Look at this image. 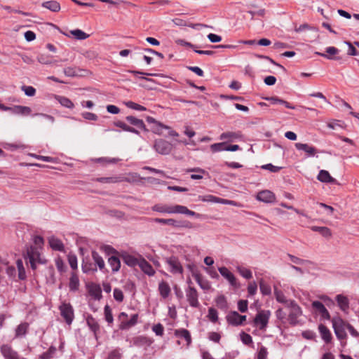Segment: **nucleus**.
<instances>
[{
	"label": "nucleus",
	"mask_w": 359,
	"mask_h": 359,
	"mask_svg": "<svg viewBox=\"0 0 359 359\" xmlns=\"http://www.w3.org/2000/svg\"><path fill=\"white\" fill-rule=\"evenodd\" d=\"M58 309L61 317L64 319L66 324L71 325L74 319V309L71 304L62 302L60 304Z\"/></svg>",
	"instance_id": "f257e3e1"
},
{
	"label": "nucleus",
	"mask_w": 359,
	"mask_h": 359,
	"mask_svg": "<svg viewBox=\"0 0 359 359\" xmlns=\"http://www.w3.org/2000/svg\"><path fill=\"white\" fill-rule=\"evenodd\" d=\"M289 309L288 320L291 325H295L298 323V318L302 315L300 306L294 300L290 299L286 306Z\"/></svg>",
	"instance_id": "f03ea898"
},
{
	"label": "nucleus",
	"mask_w": 359,
	"mask_h": 359,
	"mask_svg": "<svg viewBox=\"0 0 359 359\" xmlns=\"http://www.w3.org/2000/svg\"><path fill=\"white\" fill-rule=\"evenodd\" d=\"M348 323L340 318H334L332 320V326L337 337L339 340L346 339Z\"/></svg>",
	"instance_id": "7ed1b4c3"
},
{
	"label": "nucleus",
	"mask_w": 359,
	"mask_h": 359,
	"mask_svg": "<svg viewBox=\"0 0 359 359\" xmlns=\"http://www.w3.org/2000/svg\"><path fill=\"white\" fill-rule=\"evenodd\" d=\"M165 264L168 266V271L174 275H182L184 272L183 266L179 259L175 256H171L165 259Z\"/></svg>",
	"instance_id": "20e7f679"
},
{
	"label": "nucleus",
	"mask_w": 359,
	"mask_h": 359,
	"mask_svg": "<svg viewBox=\"0 0 359 359\" xmlns=\"http://www.w3.org/2000/svg\"><path fill=\"white\" fill-rule=\"evenodd\" d=\"M271 312L268 310H262L257 313L254 323L260 330H265L269 323Z\"/></svg>",
	"instance_id": "39448f33"
},
{
	"label": "nucleus",
	"mask_w": 359,
	"mask_h": 359,
	"mask_svg": "<svg viewBox=\"0 0 359 359\" xmlns=\"http://www.w3.org/2000/svg\"><path fill=\"white\" fill-rule=\"evenodd\" d=\"M153 222L171 226L175 228H191V224L187 221L176 220L174 219L154 218Z\"/></svg>",
	"instance_id": "423d86ee"
},
{
	"label": "nucleus",
	"mask_w": 359,
	"mask_h": 359,
	"mask_svg": "<svg viewBox=\"0 0 359 359\" xmlns=\"http://www.w3.org/2000/svg\"><path fill=\"white\" fill-rule=\"evenodd\" d=\"M187 301L190 306L193 308H198L200 303L198 302V293L196 289L191 285L185 290Z\"/></svg>",
	"instance_id": "0eeeda50"
},
{
	"label": "nucleus",
	"mask_w": 359,
	"mask_h": 359,
	"mask_svg": "<svg viewBox=\"0 0 359 359\" xmlns=\"http://www.w3.org/2000/svg\"><path fill=\"white\" fill-rule=\"evenodd\" d=\"M154 149L161 155H168L172 151V145L165 140L159 139L155 141Z\"/></svg>",
	"instance_id": "6e6552de"
},
{
	"label": "nucleus",
	"mask_w": 359,
	"mask_h": 359,
	"mask_svg": "<svg viewBox=\"0 0 359 359\" xmlns=\"http://www.w3.org/2000/svg\"><path fill=\"white\" fill-rule=\"evenodd\" d=\"M25 259L27 262L30 264L31 268L33 270H35L36 269V263L39 262L40 259V254L38 250L32 246L29 248L27 250V255Z\"/></svg>",
	"instance_id": "1a4fd4ad"
},
{
	"label": "nucleus",
	"mask_w": 359,
	"mask_h": 359,
	"mask_svg": "<svg viewBox=\"0 0 359 359\" xmlns=\"http://www.w3.org/2000/svg\"><path fill=\"white\" fill-rule=\"evenodd\" d=\"M218 271L221 276L224 277L229 283V285L234 287L238 288L240 285L237 281L236 276L231 273L226 267L221 266L218 268Z\"/></svg>",
	"instance_id": "9d476101"
},
{
	"label": "nucleus",
	"mask_w": 359,
	"mask_h": 359,
	"mask_svg": "<svg viewBox=\"0 0 359 359\" xmlns=\"http://www.w3.org/2000/svg\"><path fill=\"white\" fill-rule=\"evenodd\" d=\"M313 311L325 320L330 318V315L324 304L320 301H313L311 304Z\"/></svg>",
	"instance_id": "9b49d317"
},
{
	"label": "nucleus",
	"mask_w": 359,
	"mask_h": 359,
	"mask_svg": "<svg viewBox=\"0 0 359 359\" xmlns=\"http://www.w3.org/2000/svg\"><path fill=\"white\" fill-rule=\"evenodd\" d=\"M0 351L4 359H25L21 357L18 352L13 350L8 344H3L0 348Z\"/></svg>",
	"instance_id": "f8f14e48"
},
{
	"label": "nucleus",
	"mask_w": 359,
	"mask_h": 359,
	"mask_svg": "<svg viewBox=\"0 0 359 359\" xmlns=\"http://www.w3.org/2000/svg\"><path fill=\"white\" fill-rule=\"evenodd\" d=\"M226 320L229 324L238 326L246 320V316L240 315L237 311H231L227 315Z\"/></svg>",
	"instance_id": "ddd939ff"
},
{
	"label": "nucleus",
	"mask_w": 359,
	"mask_h": 359,
	"mask_svg": "<svg viewBox=\"0 0 359 359\" xmlns=\"http://www.w3.org/2000/svg\"><path fill=\"white\" fill-rule=\"evenodd\" d=\"M177 208L178 205H168L156 204L152 207V210L160 213L177 214Z\"/></svg>",
	"instance_id": "4468645a"
},
{
	"label": "nucleus",
	"mask_w": 359,
	"mask_h": 359,
	"mask_svg": "<svg viewBox=\"0 0 359 359\" xmlns=\"http://www.w3.org/2000/svg\"><path fill=\"white\" fill-rule=\"evenodd\" d=\"M256 198L257 200L264 203H271L275 201L276 196L272 191L269 190H263L257 194Z\"/></svg>",
	"instance_id": "2eb2a0df"
},
{
	"label": "nucleus",
	"mask_w": 359,
	"mask_h": 359,
	"mask_svg": "<svg viewBox=\"0 0 359 359\" xmlns=\"http://www.w3.org/2000/svg\"><path fill=\"white\" fill-rule=\"evenodd\" d=\"M318 180L323 183H328L332 184H337V180L332 177L328 171L325 170H321L318 172L317 176Z\"/></svg>",
	"instance_id": "dca6fc26"
},
{
	"label": "nucleus",
	"mask_w": 359,
	"mask_h": 359,
	"mask_svg": "<svg viewBox=\"0 0 359 359\" xmlns=\"http://www.w3.org/2000/svg\"><path fill=\"white\" fill-rule=\"evenodd\" d=\"M153 343V341L144 336H138L131 341V346H149Z\"/></svg>",
	"instance_id": "f3484780"
},
{
	"label": "nucleus",
	"mask_w": 359,
	"mask_h": 359,
	"mask_svg": "<svg viewBox=\"0 0 359 359\" xmlns=\"http://www.w3.org/2000/svg\"><path fill=\"white\" fill-rule=\"evenodd\" d=\"M138 266L140 268V269L144 272L145 274L148 275L149 276H153L156 271L152 267V266L140 255V262L138 265Z\"/></svg>",
	"instance_id": "a211bd4d"
},
{
	"label": "nucleus",
	"mask_w": 359,
	"mask_h": 359,
	"mask_svg": "<svg viewBox=\"0 0 359 359\" xmlns=\"http://www.w3.org/2000/svg\"><path fill=\"white\" fill-rule=\"evenodd\" d=\"M123 262L130 267H135L138 266L140 262V257L137 258L135 256L125 252L122 255Z\"/></svg>",
	"instance_id": "6ab92c4d"
},
{
	"label": "nucleus",
	"mask_w": 359,
	"mask_h": 359,
	"mask_svg": "<svg viewBox=\"0 0 359 359\" xmlns=\"http://www.w3.org/2000/svg\"><path fill=\"white\" fill-rule=\"evenodd\" d=\"M295 147L297 150L304 151L308 155V156H313L315 155L316 149L314 147L311 146L308 144L304 143H296Z\"/></svg>",
	"instance_id": "aec40b11"
},
{
	"label": "nucleus",
	"mask_w": 359,
	"mask_h": 359,
	"mask_svg": "<svg viewBox=\"0 0 359 359\" xmlns=\"http://www.w3.org/2000/svg\"><path fill=\"white\" fill-rule=\"evenodd\" d=\"M175 336L180 339H184L189 346L191 343V337L189 330L181 328L175 330Z\"/></svg>",
	"instance_id": "412c9836"
},
{
	"label": "nucleus",
	"mask_w": 359,
	"mask_h": 359,
	"mask_svg": "<svg viewBox=\"0 0 359 359\" xmlns=\"http://www.w3.org/2000/svg\"><path fill=\"white\" fill-rule=\"evenodd\" d=\"M29 330V324L26 322L21 323L15 330V338H22L26 336Z\"/></svg>",
	"instance_id": "4be33fe9"
},
{
	"label": "nucleus",
	"mask_w": 359,
	"mask_h": 359,
	"mask_svg": "<svg viewBox=\"0 0 359 359\" xmlns=\"http://www.w3.org/2000/svg\"><path fill=\"white\" fill-rule=\"evenodd\" d=\"M48 243L50 248L54 250L62 252L65 250L62 242L53 236L48 238Z\"/></svg>",
	"instance_id": "5701e85b"
},
{
	"label": "nucleus",
	"mask_w": 359,
	"mask_h": 359,
	"mask_svg": "<svg viewBox=\"0 0 359 359\" xmlns=\"http://www.w3.org/2000/svg\"><path fill=\"white\" fill-rule=\"evenodd\" d=\"M158 292L163 299H167L171 292L169 284L164 280L161 281L158 283Z\"/></svg>",
	"instance_id": "b1692460"
},
{
	"label": "nucleus",
	"mask_w": 359,
	"mask_h": 359,
	"mask_svg": "<svg viewBox=\"0 0 359 359\" xmlns=\"http://www.w3.org/2000/svg\"><path fill=\"white\" fill-rule=\"evenodd\" d=\"M336 301L340 309L346 312L349 309V300L343 294H337L336 296Z\"/></svg>",
	"instance_id": "393cba45"
},
{
	"label": "nucleus",
	"mask_w": 359,
	"mask_h": 359,
	"mask_svg": "<svg viewBox=\"0 0 359 359\" xmlns=\"http://www.w3.org/2000/svg\"><path fill=\"white\" fill-rule=\"evenodd\" d=\"M82 271L84 273H88L90 272L97 271V269L95 266L94 263H92L90 259L87 257L83 259L82 265H81Z\"/></svg>",
	"instance_id": "a878e982"
},
{
	"label": "nucleus",
	"mask_w": 359,
	"mask_h": 359,
	"mask_svg": "<svg viewBox=\"0 0 359 359\" xmlns=\"http://www.w3.org/2000/svg\"><path fill=\"white\" fill-rule=\"evenodd\" d=\"M138 314L135 313L131 316L129 320L122 321L120 324L119 328L121 330H128L135 326L137 323Z\"/></svg>",
	"instance_id": "bb28decb"
},
{
	"label": "nucleus",
	"mask_w": 359,
	"mask_h": 359,
	"mask_svg": "<svg viewBox=\"0 0 359 359\" xmlns=\"http://www.w3.org/2000/svg\"><path fill=\"white\" fill-rule=\"evenodd\" d=\"M10 109H11L8 111H11L13 114L26 116L29 115L32 111L30 107L21 105H15L13 107H10Z\"/></svg>",
	"instance_id": "cd10ccee"
},
{
	"label": "nucleus",
	"mask_w": 359,
	"mask_h": 359,
	"mask_svg": "<svg viewBox=\"0 0 359 359\" xmlns=\"http://www.w3.org/2000/svg\"><path fill=\"white\" fill-rule=\"evenodd\" d=\"M80 285L79 278L76 273H72L69 278V288L71 292H76Z\"/></svg>",
	"instance_id": "c85d7f7f"
},
{
	"label": "nucleus",
	"mask_w": 359,
	"mask_h": 359,
	"mask_svg": "<svg viewBox=\"0 0 359 359\" xmlns=\"http://www.w3.org/2000/svg\"><path fill=\"white\" fill-rule=\"evenodd\" d=\"M265 100L269 101L272 104H283L286 108L291 109H295L294 106L284 100L278 98V97H266Z\"/></svg>",
	"instance_id": "c756f323"
},
{
	"label": "nucleus",
	"mask_w": 359,
	"mask_h": 359,
	"mask_svg": "<svg viewBox=\"0 0 359 359\" xmlns=\"http://www.w3.org/2000/svg\"><path fill=\"white\" fill-rule=\"evenodd\" d=\"M339 52V50L338 48H337L334 46H330V47H327L325 48V53L316 52V54L320 56H322L325 58H327L328 60H332L333 59L332 56L338 54Z\"/></svg>",
	"instance_id": "7c9ffc66"
},
{
	"label": "nucleus",
	"mask_w": 359,
	"mask_h": 359,
	"mask_svg": "<svg viewBox=\"0 0 359 359\" xmlns=\"http://www.w3.org/2000/svg\"><path fill=\"white\" fill-rule=\"evenodd\" d=\"M108 263L113 273H116L121 268V261L117 256L112 255L109 257Z\"/></svg>",
	"instance_id": "2f4dec72"
},
{
	"label": "nucleus",
	"mask_w": 359,
	"mask_h": 359,
	"mask_svg": "<svg viewBox=\"0 0 359 359\" xmlns=\"http://www.w3.org/2000/svg\"><path fill=\"white\" fill-rule=\"evenodd\" d=\"M196 281L201 287V288L203 290H208L210 289L211 285L208 280L203 279L201 276L198 273L193 274Z\"/></svg>",
	"instance_id": "473e14b6"
},
{
	"label": "nucleus",
	"mask_w": 359,
	"mask_h": 359,
	"mask_svg": "<svg viewBox=\"0 0 359 359\" xmlns=\"http://www.w3.org/2000/svg\"><path fill=\"white\" fill-rule=\"evenodd\" d=\"M187 172H196V174H191L190 177L192 180H201L203 178L205 175H208V172L201 168H190Z\"/></svg>",
	"instance_id": "72a5a7b5"
},
{
	"label": "nucleus",
	"mask_w": 359,
	"mask_h": 359,
	"mask_svg": "<svg viewBox=\"0 0 359 359\" xmlns=\"http://www.w3.org/2000/svg\"><path fill=\"white\" fill-rule=\"evenodd\" d=\"M92 258L94 261V264H95V266H97L100 271H102L105 268L104 261L97 252H92Z\"/></svg>",
	"instance_id": "f704fd0d"
},
{
	"label": "nucleus",
	"mask_w": 359,
	"mask_h": 359,
	"mask_svg": "<svg viewBox=\"0 0 359 359\" xmlns=\"http://www.w3.org/2000/svg\"><path fill=\"white\" fill-rule=\"evenodd\" d=\"M318 330H319V332H320V334L321 335L322 339L326 343L330 342V341L332 339V334H331L330 330H328V328L326 326L320 324L318 326Z\"/></svg>",
	"instance_id": "c9c22d12"
},
{
	"label": "nucleus",
	"mask_w": 359,
	"mask_h": 359,
	"mask_svg": "<svg viewBox=\"0 0 359 359\" xmlns=\"http://www.w3.org/2000/svg\"><path fill=\"white\" fill-rule=\"evenodd\" d=\"M86 323L89 327L90 330L95 334L100 330V325L97 321L91 316H88L86 318Z\"/></svg>",
	"instance_id": "e433bc0d"
},
{
	"label": "nucleus",
	"mask_w": 359,
	"mask_h": 359,
	"mask_svg": "<svg viewBox=\"0 0 359 359\" xmlns=\"http://www.w3.org/2000/svg\"><path fill=\"white\" fill-rule=\"evenodd\" d=\"M126 119L132 125L137 127L138 128L146 130V126L144 121L142 119H139L133 116H126Z\"/></svg>",
	"instance_id": "4c0bfd02"
},
{
	"label": "nucleus",
	"mask_w": 359,
	"mask_h": 359,
	"mask_svg": "<svg viewBox=\"0 0 359 359\" xmlns=\"http://www.w3.org/2000/svg\"><path fill=\"white\" fill-rule=\"evenodd\" d=\"M42 6L53 12H58L60 10V5L56 1H48L42 4Z\"/></svg>",
	"instance_id": "58836bf2"
},
{
	"label": "nucleus",
	"mask_w": 359,
	"mask_h": 359,
	"mask_svg": "<svg viewBox=\"0 0 359 359\" xmlns=\"http://www.w3.org/2000/svg\"><path fill=\"white\" fill-rule=\"evenodd\" d=\"M177 214H183L188 216L195 217L196 218H199L201 216L200 214L194 211L190 210L186 206L182 205H178Z\"/></svg>",
	"instance_id": "ea45409f"
},
{
	"label": "nucleus",
	"mask_w": 359,
	"mask_h": 359,
	"mask_svg": "<svg viewBox=\"0 0 359 359\" xmlns=\"http://www.w3.org/2000/svg\"><path fill=\"white\" fill-rule=\"evenodd\" d=\"M120 178L122 180L121 182H138L143 180L142 177L135 172L129 173L127 177L120 176Z\"/></svg>",
	"instance_id": "a19ab883"
},
{
	"label": "nucleus",
	"mask_w": 359,
	"mask_h": 359,
	"mask_svg": "<svg viewBox=\"0 0 359 359\" xmlns=\"http://www.w3.org/2000/svg\"><path fill=\"white\" fill-rule=\"evenodd\" d=\"M236 270L239 273V274L245 279L248 280L252 278V271L245 266L238 265L236 266Z\"/></svg>",
	"instance_id": "79ce46f5"
},
{
	"label": "nucleus",
	"mask_w": 359,
	"mask_h": 359,
	"mask_svg": "<svg viewBox=\"0 0 359 359\" xmlns=\"http://www.w3.org/2000/svg\"><path fill=\"white\" fill-rule=\"evenodd\" d=\"M274 294L277 302L285 304V306H287V302H290V299H287L283 292L276 286L274 287Z\"/></svg>",
	"instance_id": "37998d69"
},
{
	"label": "nucleus",
	"mask_w": 359,
	"mask_h": 359,
	"mask_svg": "<svg viewBox=\"0 0 359 359\" xmlns=\"http://www.w3.org/2000/svg\"><path fill=\"white\" fill-rule=\"evenodd\" d=\"M215 303L217 306L220 309L226 310L228 309L226 298L223 294L218 295L216 297Z\"/></svg>",
	"instance_id": "c03bdc74"
},
{
	"label": "nucleus",
	"mask_w": 359,
	"mask_h": 359,
	"mask_svg": "<svg viewBox=\"0 0 359 359\" xmlns=\"http://www.w3.org/2000/svg\"><path fill=\"white\" fill-rule=\"evenodd\" d=\"M311 229L313 231L319 232L325 238H330L332 236L330 229L326 226H313Z\"/></svg>",
	"instance_id": "a18cd8bd"
},
{
	"label": "nucleus",
	"mask_w": 359,
	"mask_h": 359,
	"mask_svg": "<svg viewBox=\"0 0 359 359\" xmlns=\"http://www.w3.org/2000/svg\"><path fill=\"white\" fill-rule=\"evenodd\" d=\"M55 98L58 102L64 107L67 109H72L74 107V103L66 97L57 95Z\"/></svg>",
	"instance_id": "49530a36"
},
{
	"label": "nucleus",
	"mask_w": 359,
	"mask_h": 359,
	"mask_svg": "<svg viewBox=\"0 0 359 359\" xmlns=\"http://www.w3.org/2000/svg\"><path fill=\"white\" fill-rule=\"evenodd\" d=\"M241 134L238 133L226 132V133H223L220 135L219 140H233L238 139V138L241 137Z\"/></svg>",
	"instance_id": "de8ad7c7"
},
{
	"label": "nucleus",
	"mask_w": 359,
	"mask_h": 359,
	"mask_svg": "<svg viewBox=\"0 0 359 359\" xmlns=\"http://www.w3.org/2000/svg\"><path fill=\"white\" fill-rule=\"evenodd\" d=\"M56 351H57V349L55 346H50L49 347V348L48 349V351H46V352L39 355V358L40 359H51L53 358L54 355L55 354Z\"/></svg>",
	"instance_id": "09e8293b"
},
{
	"label": "nucleus",
	"mask_w": 359,
	"mask_h": 359,
	"mask_svg": "<svg viewBox=\"0 0 359 359\" xmlns=\"http://www.w3.org/2000/svg\"><path fill=\"white\" fill-rule=\"evenodd\" d=\"M89 292L90 296L96 300H100L102 297V290L99 285H95L90 288Z\"/></svg>",
	"instance_id": "8fccbe9b"
},
{
	"label": "nucleus",
	"mask_w": 359,
	"mask_h": 359,
	"mask_svg": "<svg viewBox=\"0 0 359 359\" xmlns=\"http://www.w3.org/2000/svg\"><path fill=\"white\" fill-rule=\"evenodd\" d=\"M70 33L72 36H74L75 39L78 40H84L89 36L88 34L79 29L71 30Z\"/></svg>",
	"instance_id": "3c124183"
},
{
	"label": "nucleus",
	"mask_w": 359,
	"mask_h": 359,
	"mask_svg": "<svg viewBox=\"0 0 359 359\" xmlns=\"http://www.w3.org/2000/svg\"><path fill=\"white\" fill-rule=\"evenodd\" d=\"M121 180H122L120 178V176L100 177L97 179L98 182H100L101 183H107V184L121 182Z\"/></svg>",
	"instance_id": "603ef678"
},
{
	"label": "nucleus",
	"mask_w": 359,
	"mask_h": 359,
	"mask_svg": "<svg viewBox=\"0 0 359 359\" xmlns=\"http://www.w3.org/2000/svg\"><path fill=\"white\" fill-rule=\"evenodd\" d=\"M16 265L18 271V278L20 280H25L26 278L25 269L23 266V262L21 259H18Z\"/></svg>",
	"instance_id": "864d4df0"
},
{
	"label": "nucleus",
	"mask_w": 359,
	"mask_h": 359,
	"mask_svg": "<svg viewBox=\"0 0 359 359\" xmlns=\"http://www.w3.org/2000/svg\"><path fill=\"white\" fill-rule=\"evenodd\" d=\"M104 319L109 325L114 322L111 309L109 305H106L104 309Z\"/></svg>",
	"instance_id": "5fc2aeb1"
},
{
	"label": "nucleus",
	"mask_w": 359,
	"mask_h": 359,
	"mask_svg": "<svg viewBox=\"0 0 359 359\" xmlns=\"http://www.w3.org/2000/svg\"><path fill=\"white\" fill-rule=\"evenodd\" d=\"M125 104L127 107L134 109V110H137V111H144L147 110V108L145 107L140 105L139 104H137L132 101H128V102H125Z\"/></svg>",
	"instance_id": "6e6d98bb"
},
{
	"label": "nucleus",
	"mask_w": 359,
	"mask_h": 359,
	"mask_svg": "<svg viewBox=\"0 0 359 359\" xmlns=\"http://www.w3.org/2000/svg\"><path fill=\"white\" fill-rule=\"evenodd\" d=\"M259 288L263 295H269L271 293V286L262 280L259 283Z\"/></svg>",
	"instance_id": "4d7b16f0"
},
{
	"label": "nucleus",
	"mask_w": 359,
	"mask_h": 359,
	"mask_svg": "<svg viewBox=\"0 0 359 359\" xmlns=\"http://www.w3.org/2000/svg\"><path fill=\"white\" fill-rule=\"evenodd\" d=\"M122 353L119 348H116L111 351L107 355V359H121Z\"/></svg>",
	"instance_id": "13d9d810"
},
{
	"label": "nucleus",
	"mask_w": 359,
	"mask_h": 359,
	"mask_svg": "<svg viewBox=\"0 0 359 359\" xmlns=\"http://www.w3.org/2000/svg\"><path fill=\"white\" fill-rule=\"evenodd\" d=\"M208 318L211 322L216 323L218 320V313L217 310L212 307L209 308Z\"/></svg>",
	"instance_id": "bf43d9fd"
},
{
	"label": "nucleus",
	"mask_w": 359,
	"mask_h": 359,
	"mask_svg": "<svg viewBox=\"0 0 359 359\" xmlns=\"http://www.w3.org/2000/svg\"><path fill=\"white\" fill-rule=\"evenodd\" d=\"M165 128H169L168 126L164 125L163 123L158 121L156 125L153 127L152 130L153 132L158 135H162L163 134V130Z\"/></svg>",
	"instance_id": "052dcab7"
},
{
	"label": "nucleus",
	"mask_w": 359,
	"mask_h": 359,
	"mask_svg": "<svg viewBox=\"0 0 359 359\" xmlns=\"http://www.w3.org/2000/svg\"><path fill=\"white\" fill-rule=\"evenodd\" d=\"M22 90L28 97L34 96L36 94V89L31 86H22L21 87Z\"/></svg>",
	"instance_id": "680f3d73"
},
{
	"label": "nucleus",
	"mask_w": 359,
	"mask_h": 359,
	"mask_svg": "<svg viewBox=\"0 0 359 359\" xmlns=\"http://www.w3.org/2000/svg\"><path fill=\"white\" fill-rule=\"evenodd\" d=\"M30 156L36 159L41 160L45 162H49V163H56L57 162L56 158H53V157H50V156H41V155H37V154H30Z\"/></svg>",
	"instance_id": "e2e57ef3"
},
{
	"label": "nucleus",
	"mask_w": 359,
	"mask_h": 359,
	"mask_svg": "<svg viewBox=\"0 0 359 359\" xmlns=\"http://www.w3.org/2000/svg\"><path fill=\"white\" fill-rule=\"evenodd\" d=\"M240 337H241V341L245 344V345H250L252 344V337L249 334H247L244 332H242L241 334H240Z\"/></svg>",
	"instance_id": "0e129e2a"
},
{
	"label": "nucleus",
	"mask_w": 359,
	"mask_h": 359,
	"mask_svg": "<svg viewBox=\"0 0 359 359\" xmlns=\"http://www.w3.org/2000/svg\"><path fill=\"white\" fill-rule=\"evenodd\" d=\"M225 147L226 145L224 142L215 143L210 145V149L212 152L225 151Z\"/></svg>",
	"instance_id": "69168bd1"
},
{
	"label": "nucleus",
	"mask_w": 359,
	"mask_h": 359,
	"mask_svg": "<svg viewBox=\"0 0 359 359\" xmlns=\"http://www.w3.org/2000/svg\"><path fill=\"white\" fill-rule=\"evenodd\" d=\"M113 296L114 299L118 302H122L124 299L123 293L121 290L118 288H114L113 292Z\"/></svg>",
	"instance_id": "338daca9"
},
{
	"label": "nucleus",
	"mask_w": 359,
	"mask_h": 359,
	"mask_svg": "<svg viewBox=\"0 0 359 359\" xmlns=\"http://www.w3.org/2000/svg\"><path fill=\"white\" fill-rule=\"evenodd\" d=\"M267 348L263 346H261L257 353V359H267Z\"/></svg>",
	"instance_id": "774afa93"
}]
</instances>
